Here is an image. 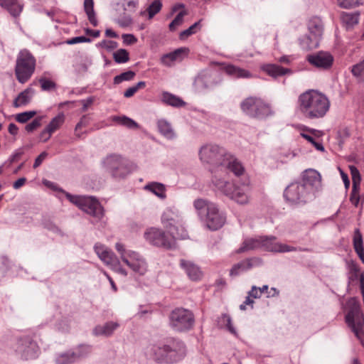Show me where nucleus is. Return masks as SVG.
<instances>
[{
	"instance_id": "obj_46",
	"label": "nucleus",
	"mask_w": 364,
	"mask_h": 364,
	"mask_svg": "<svg viewBox=\"0 0 364 364\" xmlns=\"http://www.w3.org/2000/svg\"><path fill=\"white\" fill-rule=\"evenodd\" d=\"M124 11L134 13L139 6V0H122Z\"/></svg>"
},
{
	"instance_id": "obj_23",
	"label": "nucleus",
	"mask_w": 364,
	"mask_h": 364,
	"mask_svg": "<svg viewBox=\"0 0 364 364\" xmlns=\"http://www.w3.org/2000/svg\"><path fill=\"white\" fill-rule=\"evenodd\" d=\"M214 85L210 76L207 74L198 75L193 82V87L196 92H203L207 90L211 89Z\"/></svg>"
},
{
	"instance_id": "obj_26",
	"label": "nucleus",
	"mask_w": 364,
	"mask_h": 364,
	"mask_svg": "<svg viewBox=\"0 0 364 364\" xmlns=\"http://www.w3.org/2000/svg\"><path fill=\"white\" fill-rule=\"evenodd\" d=\"M0 6L6 8L14 17L18 16L23 9V5L18 0H0Z\"/></svg>"
},
{
	"instance_id": "obj_62",
	"label": "nucleus",
	"mask_w": 364,
	"mask_h": 364,
	"mask_svg": "<svg viewBox=\"0 0 364 364\" xmlns=\"http://www.w3.org/2000/svg\"><path fill=\"white\" fill-rule=\"evenodd\" d=\"M338 5L343 9H350L358 5L354 0H337Z\"/></svg>"
},
{
	"instance_id": "obj_51",
	"label": "nucleus",
	"mask_w": 364,
	"mask_h": 364,
	"mask_svg": "<svg viewBox=\"0 0 364 364\" xmlns=\"http://www.w3.org/2000/svg\"><path fill=\"white\" fill-rule=\"evenodd\" d=\"M36 112L35 111H28L19 113L16 116V120L19 123H26L30 119L35 116Z\"/></svg>"
},
{
	"instance_id": "obj_10",
	"label": "nucleus",
	"mask_w": 364,
	"mask_h": 364,
	"mask_svg": "<svg viewBox=\"0 0 364 364\" xmlns=\"http://www.w3.org/2000/svg\"><path fill=\"white\" fill-rule=\"evenodd\" d=\"M348 313L346 322L355 335L360 339L364 325V316L360 303L356 298H351L347 302Z\"/></svg>"
},
{
	"instance_id": "obj_22",
	"label": "nucleus",
	"mask_w": 364,
	"mask_h": 364,
	"mask_svg": "<svg viewBox=\"0 0 364 364\" xmlns=\"http://www.w3.org/2000/svg\"><path fill=\"white\" fill-rule=\"evenodd\" d=\"M65 115L63 112L59 113L53 117L47 127L42 131V135H47L43 141H47L51 136V134L64 123Z\"/></svg>"
},
{
	"instance_id": "obj_16",
	"label": "nucleus",
	"mask_w": 364,
	"mask_h": 364,
	"mask_svg": "<svg viewBox=\"0 0 364 364\" xmlns=\"http://www.w3.org/2000/svg\"><path fill=\"white\" fill-rule=\"evenodd\" d=\"M16 352L23 360L35 359L39 353V348L36 342L30 337L21 338L17 342Z\"/></svg>"
},
{
	"instance_id": "obj_8",
	"label": "nucleus",
	"mask_w": 364,
	"mask_h": 364,
	"mask_svg": "<svg viewBox=\"0 0 364 364\" xmlns=\"http://www.w3.org/2000/svg\"><path fill=\"white\" fill-rule=\"evenodd\" d=\"M36 68V59L27 50H21L17 56L15 74L20 83L26 82L32 76Z\"/></svg>"
},
{
	"instance_id": "obj_17",
	"label": "nucleus",
	"mask_w": 364,
	"mask_h": 364,
	"mask_svg": "<svg viewBox=\"0 0 364 364\" xmlns=\"http://www.w3.org/2000/svg\"><path fill=\"white\" fill-rule=\"evenodd\" d=\"M306 59L310 65L320 70L330 69L334 61L333 56L326 51H318L309 54Z\"/></svg>"
},
{
	"instance_id": "obj_1",
	"label": "nucleus",
	"mask_w": 364,
	"mask_h": 364,
	"mask_svg": "<svg viewBox=\"0 0 364 364\" xmlns=\"http://www.w3.org/2000/svg\"><path fill=\"white\" fill-rule=\"evenodd\" d=\"M322 188L321 176L309 168L301 174V181L290 183L284 191V199L291 205H304L312 200Z\"/></svg>"
},
{
	"instance_id": "obj_60",
	"label": "nucleus",
	"mask_w": 364,
	"mask_h": 364,
	"mask_svg": "<svg viewBox=\"0 0 364 364\" xmlns=\"http://www.w3.org/2000/svg\"><path fill=\"white\" fill-rule=\"evenodd\" d=\"M115 248H116L117 251L120 254L122 259V257H124L125 258L129 257V253L130 252H133L132 250H127L124 248V245H122V243H119V242L116 243Z\"/></svg>"
},
{
	"instance_id": "obj_50",
	"label": "nucleus",
	"mask_w": 364,
	"mask_h": 364,
	"mask_svg": "<svg viewBox=\"0 0 364 364\" xmlns=\"http://www.w3.org/2000/svg\"><path fill=\"white\" fill-rule=\"evenodd\" d=\"M351 175H352V181H353V186L354 191L357 188H360V174L358 171V170L355 167H351L350 168Z\"/></svg>"
},
{
	"instance_id": "obj_57",
	"label": "nucleus",
	"mask_w": 364,
	"mask_h": 364,
	"mask_svg": "<svg viewBox=\"0 0 364 364\" xmlns=\"http://www.w3.org/2000/svg\"><path fill=\"white\" fill-rule=\"evenodd\" d=\"M41 118L37 117V118L34 119L31 123L28 124L26 126L25 129L28 132H32L33 131H34L35 129L38 128L41 126Z\"/></svg>"
},
{
	"instance_id": "obj_2",
	"label": "nucleus",
	"mask_w": 364,
	"mask_h": 364,
	"mask_svg": "<svg viewBox=\"0 0 364 364\" xmlns=\"http://www.w3.org/2000/svg\"><path fill=\"white\" fill-rule=\"evenodd\" d=\"M145 353L159 364H173L185 358L186 347L180 339L168 338L148 346Z\"/></svg>"
},
{
	"instance_id": "obj_7",
	"label": "nucleus",
	"mask_w": 364,
	"mask_h": 364,
	"mask_svg": "<svg viewBox=\"0 0 364 364\" xmlns=\"http://www.w3.org/2000/svg\"><path fill=\"white\" fill-rule=\"evenodd\" d=\"M243 113L251 118L264 119L273 114L271 106L262 99L249 97L240 103Z\"/></svg>"
},
{
	"instance_id": "obj_52",
	"label": "nucleus",
	"mask_w": 364,
	"mask_h": 364,
	"mask_svg": "<svg viewBox=\"0 0 364 364\" xmlns=\"http://www.w3.org/2000/svg\"><path fill=\"white\" fill-rule=\"evenodd\" d=\"M39 82L43 91H50L55 89L56 87V84L53 81L44 77L40 78Z\"/></svg>"
},
{
	"instance_id": "obj_63",
	"label": "nucleus",
	"mask_w": 364,
	"mask_h": 364,
	"mask_svg": "<svg viewBox=\"0 0 364 364\" xmlns=\"http://www.w3.org/2000/svg\"><path fill=\"white\" fill-rule=\"evenodd\" d=\"M110 267L115 271L116 272L123 275L124 277H126L127 275V271L122 268L120 265V262L119 259L117 258V262L116 264H112L110 265Z\"/></svg>"
},
{
	"instance_id": "obj_58",
	"label": "nucleus",
	"mask_w": 364,
	"mask_h": 364,
	"mask_svg": "<svg viewBox=\"0 0 364 364\" xmlns=\"http://www.w3.org/2000/svg\"><path fill=\"white\" fill-rule=\"evenodd\" d=\"M161 63L166 66H171L176 60L171 53L163 55L161 57Z\"/></svg>"
},
{
	"instance_id": "obj_54",
	"label": "nucleus",
	"mask_w": 364,
	"mask_h": 364,
	"mask_svg": "<svg viewBox=\"0 0 364 364\" xmlns=\"http://www.w3.org/2000/svg\"><path fill=\"white\" fill-rule=\"evenodd\" d=\"M301 136L307 140L309 142H310L317 150L323 151L324 147L323 144L320 142H317L314 138L307 134L305 133H301Z\"/></svg>"
},
{
	"instance_id": "obj_39",
	"label": "nucleus",
	"mask_w": 364,
	"mask_h": 364,
	"mask_svg": "<svg viewBox=\"0 0 364 364\" xmlns=\"http://www.w3.org/2000/svg\"><path fill=\"white\" fill-rule=\"evenodd\" d=\"M112 121L117 122L119 124L124 126L129 129H137L139 124L132 119L127 116H114L112 117Z\"/></svg>"
},
{
	"instance_id": "obj_19",
	"label": "nucleus",
	"mask_w": 364,
	"mask_h": 364,
	"mask_svg": "<svg viewBox=\"0 0 364 364\" xmlns=\"http://www.w3.org/2000/svg\"><path fill=\"white\" fill-rule=\"evenodd\" d=\"M261 247L267 251L274 252H289L296 251L297 248L286 244L277 242L274 236H261Z\"/></svg>"
},
{
	"instance_id": "obj_18",
	"label": "nucleus",
	"mask_w": 364,
	"mask_h": 364,
	"mask_svg": "<svg viewBox=\"0 0 364 364\" xmlns=\"http://www.w3.org/2000/svg\"><path fill=\"white\" fill-rule=\"evenodd\" d=\"M122 262L125 263L134 273L143 276L148 269L146 260L136 252H130L129 257H122Z\"/></svg>"
},
{
	"instance_id": "obj_44",
	"label": "nucleus",
	"mask_w": 364,
	"mask_h": 364,
	"mask_svg": "<svg viewBox=\"0 0 364 364\" xmlns=\"http://www.w3.org/2000/svg\"><path fill=\"white\" fill-rule=\"evenodd\" d=\"M136 73L132 70L124 72L118 75H116L113 79L114 85H119L124 81H130L134 79Z\"/></svg>"
},
{
	"instance_id": "obj_42",
	"label": "nucleus",
	"mask_w": 364,
	"mask_h": 364,
	"mask_svg": "<svg viewBox=\"0 0 364 364\" xmlns=\"http://www.w3.org/2000/svg\"><path fill=\"white\" fill-rule=\"evenodd\" d=\"M98 257L105 264L109 267L112 264H116L117 262V256L109 249Z\"/></svg>"
},
{
	"instance_id": "obj_13",
	"label": "nucleus",
	"mask_w": 364,
	"mask_h": 364,
	"mask_svg": "<svg viewBox=\"0 0 364 364\" xmlns=\"http://www.w3.org/2000/svg\"><path fill=\"white\" fill-rule=\"evenodd\" d=\"M105 170L115 179L124 178L130 172L128 164L120 155L110 154L102 161Z\"/></svg>"
},
{
	"instance_id": "obj_35",
	"label": "nucleus",
	"mask_w": 364,
	"mask_h": 364,
	"mask_svg": "<svg viewBox=\"0 0 364 364\" xmlns=\"http://www.w3.org/2000/svg\"><path fill=\"white\" fill-rule=\"evenodd\" d=\"M144 189L151 191L154 194H155L156 196H158L160 198H166L165 194V186L164 184L157 183V182H152L150 183L146 184L144 186Z\"/></svg>"
},
{
	"instance_id": "obj_20",
	"label": "nucleus",
	"mask_w": 364,
	"mask_h": 364,
	"mask_svg": "<svg viewBox=\"0 0 364 364\" xmlns=\"http://www.w3.org/2000/svg\"><path fill=\"white\" fill-rule=\"evenodd\" d=\"M262 263V261L259 257H251L244 259L233 265L230 269V274L231 276H237L240 272L247 271L252 269L253 267L259 266Z\"/></svg>"
},
{
	"instance_id": "obj_11",
	"label": "nucleus",
	"mask_w": 364,
	"mask_h": 364,
	"mask_svg": "<svg viewBox=\"0 0 364 364\" xmlns=\"http://www.w3.org/2000/svg\"><path fill=\"white\" fill-rule=\"evenodd\" d=\"M169 326L177 332H186L194 325L195 318L191 311L184 308H176L169 314Z\"/></svg>"
},
{
	"instance_id": "obj_34",
	"label": "nucleus",
	"mask_w": 364,
	"mask_h": 364,
	"mask_svg": "<svg viewBox=\"0 0 364 364\" xmlns=\"http://www.w3.org/2000/svg\"><path fill=\"white\" fill-rule=\"evenodd\" d=\"M54 362L55 364H73V359L70 349L64 352L55 353L54 356Z\"/></svg>"
},
{
	"instance_id": "obj_31",
	"label": "nucleus",
	"mask_w": 364,
	"mask_h": 364,
	"mask_svg": "<svg viewBox=\"0 0 364 364\" xmlns=\"http://www.w3.org/2000/svg\"><path fill=\"white\" fill-rule=\"evenodd\" d=\"M159 132L166 139H172L176 135L171 124L165 119H159L157 122Z\"/></svg>"
},
{
	"instance_id": "obj_43",
	"label": "nucleus",
	"mask_w": 364,
	"mask_h": 364,
	"mask_svg": "<svg viewBox=\"0 0 364 364\" xmlns=\"http://www.w3.org/2000/svg\"><path fill=\"white\" fill-rule=\"evenodd\" d=\"M218 323L222 326H225L231 333L236 335V330L232 326V319L230 315L227 314H222L218 318Z\"/></svg>"
},
{
	"instance_id": "obj_61",
	"label": "nucleus",
	"mask_w": 364,
	"mask_h": 364,
	"mask_svg": "<svg viewBox=\"0 0 364 364\" xmlns=\"http://www.w3.org/2000/svg\"><path fill=\"white\" fill-rule=\"evenodd\" d=\"M122 38L125 45H132L137 41V38L133 34L124 33L122 34Z\"/></svg>"
},
{
	"instance_id": "obj_56",
	"label": "nucleus",
	"mask_w": 364,
	"mask_h": 364,
	"mask_svg": "<svg viewBox=\"0 0 364 364\" xmlns=\"http://www.w3.org/2000/svg\"><path fill=\"white\" fill-rule=\"evenodd\" d=\"M91 42V39L90 38L85 36H76L72 38L68 39L66 43L69 45H73L76 43H90Z\"/></svg>"
},
{
	"instance_id": "obj_55",
	"label": "nucleus",
	"mask_w": 364,
	"mask_h": 364,
	"mask_svg": "<svg viewBox=\"0 0 364 364\" xmlns=\"http://www.w3.org/2000/svg\"><path fill=\"white\" fill-rule=\"evenodd\" d=\"M97 46L104 48L108 51H111L117 48L118 43L113 41L102 40L97 44Z\"/></svg>"
},
{
	"instance_id": "obj_32",
	"label": "nucleus",
	"mask_w": 364,
	"mask_h": 364,
	"mask_svg": "<svg viewBox=\"0 0 364 364\" xmlns=\"http://www.w3.org/2000/svg\"><path fill=\"white\" fill-rule=\"evenodd\" d=\"M261 236L256 238H247L244 240L242 246L238 249L237 252H244L261 248Z\"/></svg>"
},
{
	"instance_id": "obj_14",
	"label": "nucleus",
	"mask_w": 364,
	"mask_h": 364,
	"mask_svg": "<svg viewBox=\"0 0 364 364\" xmlns=\"http://www.w3.org/2000/svg\"><path fill=\"white\" fill-rule=\"evenodd\" d=\"M145 236L146 240L152 245L163 247L166 249H171L175 245V241L177 240L169 232L168 234L157 228H151L145 233Z\"/></svg>"
},
{
	"instance_id": "obj_4",
	"label": "nucleus",
	"mask_w": 364,
	"mask_h": 364,
	"mask_svg": "<svg viewBox=\"0 0 364 364\" xmlns=\"http://www.w3.org/2000/svg\"><path fill=\"white\" fill-rule=\"evenodd\" d=\"M298 107L301 114L306 119L323 118L330 108V101L323 93L315 90H309L299 96Z\"/></svg>"
},
{
	"instance_id": "obj_49",
	"label": "nucleus",
	"mask_w": 364,
	"mask_h": 364,
	"mask_svg": "<svg viewBox=\"0 0 364 364\" xmlns=\"http://www.w3.org/2000/svg\"><path fill=\"white\" fill-rule=\"evenodd\" d=\"M43 226L44 228L53 232V233H55L59 235H63L61 230L52 220L49 219L43 220Z\"/></svg>"
},
{
	"instance_id": "obj_21",
	"label": "nucleus",
	"mask_w": 364,
	"mask_h": 364,
	"mask_svg": "<svg viewBox=\"0 0 364 364\" xmlns=\"http://www.w3.org/2000/svg\"><path fill=\"white\" fill-rule=\"evenodd\" d=\"M180 266L186 272L190 279L198 281L201 279L202 272L200 267L191 261L181 259Z\"/></svg>"
},
{
	"instance_id": "obj_45",
	"label": "nucleus",
	"mask_w": 364,
	"mask_h": 364,
	"mask_svg": "<svg viewBox=\"0 0 364 364\" xmlns=\"http://www.w3.org/2000/svg\"><path fill=\"white\" fill-rule=\"evenodd\" d=\"M162 8V3L161 0H154L147 8L149 18H152L156 14H158Z\"/></svg>"
},
{
	"instance_id": "obj_48",
	"label": "nucleus",
	"mask_w": 364,
	"mask_h": 364,
	"mask_svg": "<svg viewBox=\"0 0 364 364\" xmlns=\"http://www.w3.org/2000/svg\"><path fill=\"white\" fill-rule=\"evenodd\" d=\"M185 15H186V12L185 11H182L176 15V16L168 26L169 30L171 31H174L178 26L182 24Z\"/></svg>"
},
{
	"instance_id": "obj_5",
	"label": "nucleus",
	"mask_w": 364,
	"mask_h": 364,
	"mask_svg": "<svg viewBox=\"0 0 364 364\" xmlns=\"http://www.w3.org/2000/svg\"><path fill=\"white\" fill-rule=\"evenodd\" d=\"M43 184L53 191L64 193L66 198L71 203L74 204L83 212L92 217L96 222L100 221L104 217V208L95 197L73 195L58 187L55 183L48 180H44Z\"/></svg>"
},
{
	"instance_id": "obj_3",
	"label": "nucleus",
	"mask_w": 364,
	"mask_h": 364,
	"mask_svg": "<svg viewBox=\"0 0 364 364\" xmlns=\"http://www.w3.org/2000/svg\"><path fill=\"white\" fill-rule=\"evenodd\" d=\"M199 158L203 164H210L215 167L228 169L235 176H240L244 172V168L233 156L226 150L216 144H206L199 150Z\"/></svg>"
},
{
	"instance_id": "obj_41",
	"label": "nucleus",
	"mask_w": 364,
	"mask_h": 364,
	"mask_svg": "<svg viewBox=\"0 0 364 364\" xmlns=\"http://www.w3.org/2000/svg\"><path fill=\"white\" fill-rule=\"evenodd\" d=\"M113 58L117 63H125L129 60V54L127 50L120 48L113 53Z\"/></svg>"
},
{
	"instance_id": "obj_33",
	"label": "nucleus",
	"mask_w": 364,
	"mask_h": 364,
	"mask_svg": "<svg viewBox=\"0 0 364 364\" xmlns=\"http://www.w3.org/2000/svg\"><path fill=\"white\" fill-rule=\"evenodd\" d=\"M33 94L34 90L31 87L26 89L21 92L14 100V106L18 107L21 105H27L30 102Z\"/></svg>"
},
{
	"instance_id": "obj_47",
	"label": "nucleus",
	"mask_w": 364,
	"mask_h": 364,
	"mask_svg": "<svg viewBox=\"0 0 364 364\" xmlns=\"http://www.w3.org/2000/svg\"><path fill=\"white\" fill-rule=\"evenodd\" d=\"M200 22V21H197L191 26L188 28L181 31L179 35L180 39H185L186 38H188V36L196 33L199 29Z\"/></svg>"
},
{
	"instance_id": "obj_24",
	"label": "nucleus",
	"mask_w": 364,
	"mask_h": 364,
	"mask_svg": "<svg viewBox=\"0 0 364 364\" xmlns=\"http://www.w3.org/2000/svg\"><path fill=\"white\" fill-rule=\"evenodd\" d=\"M119 327V324L117 322L109 321L105 323L104 325L96 326L92 333L95 336H110L113 332Z\"/></svg>"
},
{
	"instance_id": "obj_6",
	"label": "nucleus",
	"mask_w": 364,
	"mask_h": 364,
	"mask_svg": "<svg viewBox=\"0 0 364 364\" xmlns=\"http://www.w3.org/2000/svg\"><path fill=\"white\" fill-rule=\"evenodd\" d=\"M212 183L218 191L238 204L244 205L248 203L250 187L247 183H230L215 176L213 177Z\"/></svg>"
},
{
	"instance_id": "obj_28",
	"label": "nucleus",
	"mask_w": 364,
	"mask_h": 364,
	"mask_svg": "<svg viewBox=\"0 0 364 364\" xmlns=\"http://www.w3.org/2000/svg\"><path fill=\"white\" fill-rule=\"evenodd\" d=\"M353 247L359 258L364 263V247L363 236L359 229H355L353 235Z\"/></svg>"
},
{
	"instance_id": "obj_15",
	"label": "nucleus",
	"mask_w": 364,
	"mask_h": 364,
	"mask_svg": "<svg viewBox=\"0 0 364 364\" xmlns=\"http://www.w3.org/2000/svg\"><path fill=\"white\" fill-rule=\"evenodd\" d=\"M202 218L204 219L207 228L210 230H218L224 225L226 221L225 213L220 210L215 204L209 207L208 211Z\"/></svg>"
},
{
	"instance_id": "obj_30",
	"label": "nucleus",
	"mask_w": 364,
	"mask_h": 364,
	"mask_svg": "<svg viewBox=\"0 0 364 364\" xmlns=\"http://www.w3.org/2000/svg\"><path fill=\"white\" fill-rule=\"evenodd\" d=\"M227 74L237 78H250L252 75L250 72L233 65H229L225 68Z\"/></svg>"
},
{
	"instance_id": "obj_38",
	"label": "nucleus",
	"mask_w": 364,
	"mask_h": 364,
	"mask_svg": "<svg viewBox=\"0 0 364 364\" xmlns=\"http://www.w3.org/2000/svg\"><path fill=\"white\" fill-rule=\"evenodd\" d=\"M215 203H210L206 200L198 198L194 200L193 205L196 210L198 211V214L200 218L208 211V208L211 205H214Z\"/></svg>"
},
{
	"instance_id": "obj_59",
	"label": "nucleus",
	"mask_w": 364,
	"mask_h": 364,
	"mask_svg": "<svg viewBox=\"0 0 364 364\" xmlns=\"http://www.w3.org/2000/svg\"><path fill=\"white\" fill-rule=\"evenodd\" d=\"M359 190L360 188H357L354 191L353 188H352L351 193L350 196V200L351 203L354 205L355 207L358 205L360 201Z\"/></svg>"
},
{
	"instance_id": "obj_27",
	"label": "nucleus",
	"mask_w": 364,
	"mask_h": 364,
	"mask_svg": "<svg viewBox=\"0 0 364 364\" xmlns=\"http://www.w3.org/2000/svg\"><path fill=\"white\" fill-rule=\"evenodd\" d=\"M264 71H265L269 75L277 77L282 76L286 74L291 73V70L289 68H284L282 66L276 64H269L263 67Z\"/></svg>"
},
{
	"instance_id": "obj_40",
	"label": "nucleus",
	"mask_w": 364,
	"mask_h": 364,
	"mask_svg": "<svg viewBox=\"0 0 364 364\" xmlns=\"http://www.w3.org/2000/svg\"><path fill=\"white\" fill-rule=\"evenodd\" d=\"M352 75L359 82H364V59L353 65L350 69Z\"/></svg>"
},
{
	"instance_id": "obj_64",
	"label": "nucleus",
	"mask_w": 364,
	"mask_h": 364,
	"mask_svg": "<svg viewBox=\"0 0 364 364\" xmlns=\"http://www.w3.org/2000/svg\"><path fill=\"white\" fill-rule=\"evenodd\" d=\"M48 153L46 151H43L42 153H41L40 155H38V157L35 159L33 168H36L37 167L40 166L42 162L46 159Z\"/></svg>"
},
{
	"instance_id": "obj_53",
	"label": "nucleus",
	"mask_w": 364,
	"mask_h": 364,
	"mask_svg": "<svg viewBox=\"0 0 364 364\" xmlns=\"http://www.w3.org/2000/svg\"><path fill=\"white\" fill-rule=\"evenodd\" d=\"M117 23L120 27L125 28L132 23V18L129 14L124 13L117 20Z\"/></svg>"
},
{
	"instance_id": "obj_37",
	"label": "nucleus",
	"mask_w": 364,
	"mask_h": 364,
	"mask_svg": "<svg viewBox=\"0 0 364 364\" xmlns=\"http://www.w3.org/2000/svg\"><path fill=\"white\" fill-rule=\"evenodd\" d=\"M359 15L360 14L358 12H343L341 14V19L343 23H345L348 28H350L358 23Z\"/></svg>"
},
{
	"instance_id": "obj_12",
	"label": "nucleus",
	"mask_w": 364,
	"mask_h": 364,
	"mask_svg": "<svg viewBox=\"0 0 364 364\" xmlns=\"http://www.w3.org/2000/svg\"><path fill=\"white\" fill-rule=\"evenodd\" d=\"M309 35L299 38V44L304 50H312L319 46V41L323 31V25L321 18L314 17L308 22Z\"/></svg>"
},
{
	"instance_id": "obj_36",
	"label": "nucleus",
	"mask_w": 364,
	"mask_h": 364,
	"mask_svg": "<svg viewBox=\"0 0 364 364\" xmlns=\"http://www.w3.org/2000/svg\"><path fill=\"white\" fill-rule=\"evenodd\" d=\"M84 9L87 16L88 20L93 26H97V21L95 17L94 11V1L93 0L84 1Z\"/></svg>"
},
{
	"instance_id": "obj_25",
	"label": "nucleus",
	"mask_w": 364,
	"mask_h": 364,
	"mask_svg": "<svg viewBox=\"0 0 364 364\" xmlns=\"http://www.w3.org/2000/svg\"><path fill=\"white\" fill-rule=\"evenodd\" d=\"M75 363H77L90 355L92 346L87 344H80L70 349Z\"/></svg>"
},
{
	"instance_id": "obj_29",
	"label": "nucleus",
	"mask_w": 364,
	"mask_h": 364,
	"mask_svg": "<svg viewBox=\"0 0 364 364\" xmlns=\"http://www.w3.org/2000/svg\"><path fill=\"white\" fill-rule=\"evenodd\" d=\"M161 100L164 103L174 107H182L186 105V102L181 98L168 92L162 93Z\"/></svg>"
},
{
	"instance_id": "obj_9",
	"label": "nucleus",
	"mask_w": 364,
	"mask_h": 364,
	"mask_svg": "<svg viewBox=\"0 0 364 364\" xmlns=\"http://www.w3.org/2000/svg\"><path fill=\"white\" fill-rule=\"evenodd\" d=\"M161 220L173 237L184 240L188 237V232L181 226L182 216L178 210L174 208L166 209L162 215Z\"/></svg>"
}]
</instances>
